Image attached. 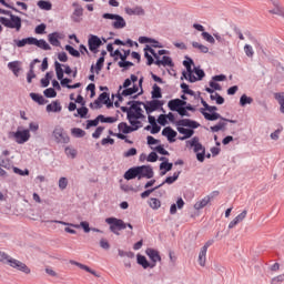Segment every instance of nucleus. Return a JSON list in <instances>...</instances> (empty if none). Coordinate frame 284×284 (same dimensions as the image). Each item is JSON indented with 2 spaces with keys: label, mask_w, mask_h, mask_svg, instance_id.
Returning a JSON list of instances; mask_svg holds the SVG:
<instances>
[{
  "label": "nucleus",
  "mask_w": 284,
  "mask_h": 284,
  "mask_svg": "<svg viewBox=\"0 0 284 284\" xmlns=\"http://www.w3.org/2000/svg\"><path fill=\"white\" fill-rule=\"evenodd\" d=\"M61 34L59 32H53L48 36V41L51 43V45H54L55 48H61Z\"/></svg>",
  "instance_id": "a878e982"
},
{
  "label": "nucleus",
  "mask_w": 284,
  "mask_h": 284,
  "mask_svg": "<svg viewBox=\"0 0 284 284\" xmlns=\"http://www.w3.org/2000/svg\"><path fill=\"white\" fill-rule=\"evenodd\" d=\"M9 139H14L16 143L23 145V143H28V141H30V130H21V126H19L16 132H9Z\"/></svg>",
  "instance_id": "39448f33"
},
{
  "label": "nucleus",
  "mask_w": 284,
  "mask_h": 284,
  "mask_svg": "<svg viewBox=\"0 0 284 284\" xmlns=\"http://www.w3.org/2000/svg\"><path fill=\"white\" fill-rule=\"evenodd\" d=\"M119 68H122V72L130 70V68L134 67V62L128 60H120L118 62Z\"/></svg>",
  "instance_id": "79ce46f5"
},
{
  "label": "nucleus",
  "mask_w": 284,
  "mask_h": 284,
  "mask_svg": "<svg viewBox=\"0 0 284 284\" xmlns=\"http://www.w3.org/2000/svg\"><path fill=\"white\" fill-rule=\"evenodd\" d=\"M13 43H16L17 48H26V45H34V37H28L22 40H13Z\"/></svg>",
  "instance_id": "5701e85b"
},
{
  "label": "nucleus",
  "mask_w": 284,
  "mask_h": 284,
  "mask_svg": "<svg viewBox=\"0 0 284 284\" xmlns=\"http://www.w3.org/2000/svg\"><path fill=\"white\" fill-rule=\"evenodd\" d=\"M54 68H55V74H57V79L58 81H62L64 78V71H63V64H61L59 61L54 62Z\"/></svg>",
  "instance_id": "e433bc0d"
},
{
  "label": "nucleus",
  "mask_w": 284,
  "mask_h": 284,
  "mask_svg": "<svg viewBox=\"0 0 284 284\" xmlns=\"http://www.w3.org/2000/svg\"><path fill=\"white\" fill-rule=\"evenodd\" d=\"M138 169V181L141 179H154V169L150 165H140Z\"/></svg>",
  "instance_id": "2eb2a0df"
},
{
  "label": "nucleus",
  "mask_w": 284,
  "mask_h": 284,
  "mask_svg": "<svg viewBox=\"0 0 284 284\" xmlns=\"http://www.w3.org/2000/svg\"><path fill=\"white\" fill-rule=\"evenodd\" d=\"M155 65H163L169 68H174V61L170 58V55H163L161 61H155Z\"/></svg>",
  "instance_id": "72a5a7b5"
},
{
  "label": "nucleus",
  "mask_w": 284,
  "mask_h": 284,
  "mask_svg": "<svg viewBox=\"0 0 284 284\" xmlns=\"http://www.w3.org/2000/svg\"><path fill=\"white\" fill-rule=\"evenodd\" d=\"M168 108L171 112H179V110H181L179 98L170 100L168 102Z\"/></svg>",
  "instance_id": "4c0bfd02"
},
{
  "label": "nucleus",
  "mask_w": 284,
  "mask_h": 284,
  "mask_svg": "<svg viewBox=\"0 0 284 284\" xmlns=\"http://www.w3.org/2000/svg\"><path fill=\"white\" fill-rule=\"evenodd\" d=\"M123 179H125V181H132L134 179H139V171L136 166H132L129 170H126L123 175Z\"/></svg>",
  "instance_id": "b1692460"
},
{
  "label": "nucleus",
  "mask_w": 284,
  "mask_h": 284,
  "mask_svg": "<svg viewBox=\"0 0 284 284\" xmlns=\"http://www.w3.org/2000/svg\"><path fill=\"white\" fill-rule=\"evenodd\" d=\"M149 205L150 207H152V210H159V207H161V200L156 197H151Z\"/></svg>",
  "instance_id": "4d7b16f0"
},
{
  "label": "nucleus",
  "mask_w": 284,
  "mask_h": 284,
  "mask_svg": "<svg viewBox=\"0 0 284 284\" xmlns=\"http://www.w3.org/2000/svg\"><path fill=\"white\" fill-rule=\"evenodd\" d=\"M174 164L172 162L160 163V176H165L168 172H172Z\"/></svg>",
  "instance_id": "7c9ffc66"
},
{
  "label": "nucleus",
  "mask_w": 284,
  "mask_h": 284,
  "mask_svg": "<svg viewBox=\"0 0 284 284\" xmlns=\"http://www.w3.org/2000/svg\"><path fill=\"white\" fill-rule=\"evenodd\" d=\"M211 101H215L217 105H223L225 103V98H223L221 94L215 93L210 95Z\"/></svg>",
  "instance_id": "3c124183"
},
{
  "label": "nucleus",
  "mask_w": 284,
  "mask_h": 284,
  "mask_svg": "<svg viewBox=\"0 0 284 284\" xmlns=\"http://www.w3.org/2000/svg\"><path fill=\"white\" fill-rule=\"evenodd\" d=\"M136 81H139V77L131 74L130 79L126 78L123 84L119 87V92H121L122 88L126 90L128 88H130V85H132V83H136Z\"/></svg>",
  "instance_id": "f704fd0d"
},
{
  "label": "nucleus",
  "mask_w": 284,
  "mask_h": 284,
  "mask_svg": "<svg viewBox=\"0 0 284 284\" xmlns=\"http://www.w3.org/2000/svg\"><path fill=\"white\" fill-rule=\"evenodd\" d=\"M72 6L75 9L71 16V19L74 23H81V16L83 14V7H81L79 2H73Z\"/></svg>",
  "instance_id": "6ab92c4d"
},
{
  "label": "nucleus",
  "mask_w": 284,
  "mask_h": 284,
  "mask_svg": "<svg viewBox=\"0 0 284 284\" xmlns=\"http://www.w3.org/2000/svg\"><path fill=\"white\" fill-rule=\"evenodd\" d=\"M77 112L78 113H74V116H80V119H88V112H90V110L88 106H81L77 109Z\"/></svg>",
  "instance_id": "a18cd8bd"
},
{
  "label": "nucleus",
  "mask_w": 284,
  "mask_h": 284,
  "mask_svg": "<svg viewBox=\"0 0 284 284\" xmlns=\"http://www.w3.org/2000/svg\"><path fill=\"white\" fill-rule=\"evenodd\" d=\"M163 105H165V101L153 99V100L146 101V103H144V110H145L146 114H152V112L163 110Z\"/></svg>",
  "instance_id": "9b49d317"
},
{
  "label": "nucleus",
  "mask_w": 284,
  "mask_h": 284,
  "mask_svg": "<svg viewBox=\"0 0 284 284\" xmlns=\"http://www.w3.org/2000/svg\"><path fill=\"white\" fill-rule=\"evenodd\" d=\"M162 136H165L169 143H175L176 136H179V133L174 129H172V126H165L162 130Z\"/></svg>",
  "instance_id": "f3484780"
},
{
  "label": "nucleus",
  "mask_w": 284,
  "mask_h": 284,
  "mask_svg": "<svg viewBox=\"0 0 284 284\" xmlns=\"http://www.w3.org/2000/svg\"><path fill=\"white\" fill-rule=\"evenodd\" d=\"M201 128V123H199L196 120L192 119H181L178 122V132L180 134H183L182 136H179V141H185L187 139H192L194 136V130Z\"/></svg>",
  "instance_id": "f257e3e1"
},
{
  "label": "nucleus",
  "mask_w": 284,
  "mask_h": 284,
  "mask_svg": "<svg viewBox=\"0 0 284 284\" xmlns=\"http://www.w3.org/2000/svg\"><path fill=\"white\" fill-rule=\"evenodd\" d=\"M119 132H122V134H132V132H136V128H132L131 125H128V122H121L118 124Z\"/></svg>",
  "instance_id": "393cba45"
},
{
  "label": "nucleus",
  "mask_w": 284,
  "mask_h": 284,
  "mask_svg": "<svg viewBox=\"0 0 284 284\" xmlns=\"http://www.w3.org/2000/svg\"><path fill=\"white\" fill-rule=\"evenodd\" d=\"M202 38L204 39V41H207V43H212V44L216 43V40L214 39V37H212V34H210V32L203 31Z\"/></svg>",
  "instance_id": "680f3d73"
},
{
  "label": "nucleus",
  "mask_w": 284,
  "mask_h": 284,
  "mask_svg": "<svg viewBox=\"0 0 284 284\" xmlns=\"http://www.w3.org/2000/svg\"><path fill=\"white\" fill-rule=\"evenodd\" d=\"M116 121H119V119L115 116H105L103 114H99L93 120H87L85 130H90V128H97L99 123H116Z\"/></svg>",
  "instance_id": "6e6552de"
},
{
  "label": "nucleus",
  "mask_w": 284,
  "mask_h": 284,
  "mask_svg": "<svg viewBox=\"0 0 284 284\" xmlns=\"http://www.w3.org/2000/svg\"><path fill=\"white\" fill-rule=\"evenodd\" d=\"M64 50H67V52H69V54H71V57H74L75 59H79L81 57V52L70 44H67L64 47Z\"/></svg>",
  "instance_id": "37998d69"
},
{
  "label": "nucleus",
  "mask_w": 284,
  "mask_h": 284,
  "mask_svg": "<svg viewBox=\"0 0 284 284\" xmlns=\"http://www.w3.org/2000/svg\"><path fill=\"white\" fill-rule=\"evenodd\" d=\"M182 64L186 69V74H190V79H194V71L192 69V65H194V60L189 55H185V60L182 62Z\"/></svg>",
  "instance_id": "aec40b11"
},
{
  "label": "nucleus",
  "mask_w": 284,
  "mask_h": 284,
  "mask_svg": "<svg viewBox=\"0 0 284 284\" xmlns=\"http://www.w3.org/2000/svg\"><path fill=\"white\" fill-rule=\"evenodd\" d=\"M88 45L90 52H92L93 54H99V48L103 45V40H101L99 36L90 34L88 39Z\"/></svg>",
  "instance_id": "ddd939ff"
},
{
  "label": "nucleus",
  "mask_w": 284,
  "mask_h": 284,
  "mask_svg": "<svg viewBox=\"0 0 284 284\" xmlns=\"http://www.w3.org/2000/svg\"><path fill=\"white\" fill-rule=\"evenodd\" d=\"M254 103V99L252 97H247V94H242L240 98L241 108H245V105H252Z\"/></svg>",
  "instance_id": "ea45409f"
},
{
  "label": "nucleus",
  "mask_w": 284,
  "mask_h": 284,
  "mask_svg": "<svg viewBox=\"0 0 284 284\" xmlns=\"http://www.w3.org/2000/svg\"><path fill=\"white\" fill-rule=\"evenodd\" d=\"M136 262H138V265H141V267H143V270H148L149 267L150 270H154V264H151L148 261V257H145L144 255L138 254Z\"/></svg>",
  "instance_id": "412c9836"
},
{
  "label": "nucleus",
  "mask_w": 284,
  "mask_h": 284,
  "mask_svg": "<svg viewBox=\"0 0 284 284\" xmlns=\"http://www.w3.org/2000/svg\"><path fill=\"white\" fill-rule=\"evenodd\" d=\"M190 148H193V151L196 154V159L200 163L205 161V146L199 141V136H193L190 141H186Z\"/></svg>",
  "instance_id": "20e7f679"
},
{
  "label": "nucleus",
  "mask_w": 284,
  "mask_h": 284,
  "mask_svg": "<svg viewBox=\"0 0 284 284\" xmlns=\"http://www.w3.org/2000/svg\"><path fill=\"white\" fill-rule=\"evenodd\" d=\"M154 152H158V154H161L162 156H170V151L165 150L163 144L155 146Z\"/></svg>",
  "instance_id": "6e6d98bb"
},
{
  "label": "nucleus",
  "mask_w": 284,
  "mask_h": 284,
  "mask_svg": "<svg viewBox=\"0 0 284 284\" xmlns=\"http://www.w3.org/2000/svg\"><path fill=\"white\" fill-rule=\"evenodd\" d=\"M12 170H13L14 174H19V176H30V170H28V169L21 170L17 166H12Z\"/></svg>",
  "instance_id": "13d9d810"
},
{
  "label": "nucleus",
  "mask_w": 284,
  "mask_h": 284,
  "mask_svg": "<svg viewBox=\"0 0 284 284\" xmlns=\"http://www.w3.org/2000/svg\"><path fill=\"white\" fill-rule=\"evenodd\" d=\"M48 26L45 23H40L36 27L34 32L36 34H45V29Z\"/></svg>",
  "instance_id": "69168bd1"
},
{
  "label": "nucleus",
  "mask_w": 284,
  "mask_h": 284,
  "mask_svg": "<svg viewBox=\"0 0 284 284\" xmlns=\"http://www.w3.org/2000/svg\"><path fill=\"white\" fill-rule=\"evenodd\" d=\"M161 187V185H158L152 189H146L145 191H143L140 196L141 199H148V196H150V194H152V192H156V190H159Z\"/></svg>",
  "instance_id": "052dcab7"
},
{
  "label": "nucleus",
  "mask_w": 284,
  "mask_h": 284,
  "mask_svg": "<svg viewBox=\"0 0 284 284\" xmlns=\"http://www.w3.org/2000/svg\"><path fill=\"white\" fill-rule=\"evenodd\" d=\"M71 134L75 136V139H83V136H85V131L80 128H73L71 129Z\"/></svg>",
  "instance_id": "09e8293b"
},
{
  "label": "nucleus",
  "mask_w": 284,
  "mask_h": 284,
  "mask_svg": "<svg viewBox=\"0 0 284 284\" xmlns=\"http://www.w3.org/2000/svg\"><path fill=\"white\" fill-rule=\"evenodd\" d=\"M126 119H128L130 125H131L132 128H135V132H136V130H139V126H136V125H134V124L136 123L138 120H141V118H136V115H133L132 113H129V114L126 115Z\"/></svg>",
  "instance_id": "864d4df0"
},
{
  "label": "nucleus",
  "mask_w": 284,
  "mask_h": 284,
  "mask_svg": "<svg viewBox=\"0 0 284 284\" xmlns=\"http://www.w3.org/2000/svg\"><path fill=\"white\" fill-rule=\"evenodd\" d=\"M184 79L189 81V83H196V81H203V79H205V71L201 69V67H194L193 78H190V73L182 71L181 80L183 81Z\"/></svg>",
  "instance_id": "0eeeda50"
},
{
  "label": "nucleus",
  "mask_w": 284,
  "mask_h": 284,
  "mask_svg": "<svg viewBox=\"0 0 284 284\" xmlns=\"http://www.w3.org/2000/svg\"><path fill=\"white\" fill-rule=\"evenodd\" d=\"M53 138L55 140V143H70V135H68V132H65L62 126L54 128Z\"/></svg>",
  "instance_id": "f8f14e48"
},
{
  "label": "nucleus",
  "mask_w": 284,
  "mask_h": 284,
  "mask_svg": "<svg viewBox=\"0 0 284 284\" xmlns=\"http://www.w3.org/2000/svg\"><path fill=\"white\" fill-rule=\"evenodd\" d=\"M44 223H59L60 225H68V226L75 227V229L82 227V230L85 234H89V232L91 231L90 222H88V221H82V222H80V224H70V223L59 221V220H51V221H44Z\"/></svg>",
  "instance_id": "4468645a"
},
{
  "label": "nucleus",
  "mask_w": 284,
  "mask_h": 284,
  "mask_svg": "<svg viewBox=\"0 0 284 284\" xmlns=\"http://www.w3.org/2000/svg\"><path fill=\"white\" fill-rule=\"evenodd\" d=\"M179 176H181V171L174 172L172 176H166L165 180L159 185H161V187H163L165 184L172 185L179 181Z\"/></svg>",
  "instance_id": "bb28decb"
},
{
  "label": "nucleus",
  "mask_w": 284,
  "mask_h": 284,
  "mask_svg": "<svg viewBox=\"0 0 284 284\" xmlns=\"http://www.w3.org/2000/svg\"><path fill=\"white\" fill-rule=\"evenodd\" d=\"M274 99H276L280 104V112L284 114V92L275 93Z\"/></svg>",
  "instance_id": "c03bdc74"
},
{
  "label": "nucleus",
  "mask_w": 284,
  "mask_h": 284,
  "mask_svg": "<svg viewBox=\"0 0 284 284\" xmlns=\"http://www.w3.org/2000/svg\"><path fill=\"white\" fill-rule=\"evenodd\" d=\"M102 19H109L113 21L111 26L112 28H114V30H123V28L128 26V23L125 22V19L122 16L116 13H103Z\"/></svg>",
  "instance_id": "423d86ee"
},
{
  "label": "nucleus",
  "mask_w": 284,
  "mask_h": 284,
  "mask_svg": "<svg viewBox=\"0 0 284 284\" xmlns=\"http://www.w3.org/2000/svg\"><path fill=\"white\" fill-rule=\"evenodd\" d=\"M10 267H13L14 270H18L19 272H23V274H30L31 270L26 265V263L11 258L9 260Z\"/></svg>",
  "instance_id": "dca6fc26"
},
{
  "label": "nucleus",
  "mask_w": 284,
  "mask_h": 284,
  "mask_svg": "<svg viewBox=\"0 0 284 284\" xmlns=\"http://www.w3.org/2000/svg\"><path fill=\"white\" fill-rule=\"evenodd\" d=\"M207 255L206 247H202L199 254V264L201 267H205V256Z\"/></svg>",
  "instance_id": "8fccbe9b"
},
{
  "label": "nucleus",
  "mask_w": 284,
  "mask_h": 284,
  "mask_svg": "<svg viewBox=\"0 0 284 284\" xmlns=\"http://www.w3.org/2000/svg\"><path fill=\"white\" fill-rule=\"evenodd\" d=\"M38 8H40V10H47L50 11L52 10V2L48 1V0H39L37 2Z\"/></svg>",
  "instance_id": "a19ab883"
},
{
  "label": "nucleus",
  "mask_w": 284,
  "mask_h": 284,
  "mask_svg": "<svg viewBox=\"0 0 284 284\" xmlns=\"http://www.w3.org/2000/svg\"><path fill=\"white\" fill-rule=\"evenodd\" d=\"M105 223L110 225V231L119 236L121 230H125V222L118 217H106Z\"/></svg>",
  "instance_id": "1a4fd4ad"
},
{
  "label": "nucleus",
  "mask_w": 284,
  "mask_h": 284,
  "mask_svg": "<svg viewBox=\"0 0 284 284\" xmlns=\"http://www.w3.org/2000/svg\"><path fill=\"white\" fill-rule=\"evenodd\" d=\"M8 68L11 70L14 77H19V72H21V61L9 62Z\"/></svg>",
  "instance_id": "2f4dec72"
},
{
  "label": "nucleus",
  "mask_w": 284,
  "mask_h": 284,
  "mask_svg": "<svg viewBox=\"0 0 284 284\" xmlns=\"http://www.w3.org/2000/svg\"><path fill=\"white\" fill-rule=\"evenodd\" d=\"M151 99L159 101V99H163V91L161 90V87L159 84H153L152 91H151Z\"/></svg>",
  "instance_id": "c85d7f7f"
},
{
  "label": "nucleus",
  "mask_w": 284,
  "mask_h": 284,
  "mask_svg": "<svg viewBox=\"0 0 284 284\" xmlns=\"http://www.w3.org/2000/svg\"><path fill=\"white\" fill-rule=\"evenodd\" d=\"M244 52L246 57H248V59H252V57H254V49L250 44L244 45Z\"/></svg>",
  "instance_id": "774afa93"
},
{
  "label": "nucleus",
  "mask_w": 284,
  "mask_h": 284,
  "mask_svg": "<svg viewBox=\"0 0 284 284\" xmlns=\"http://www.w3.org/2000/svg\"><path fill=\"white\" fill-rule=\"evenodd\" d=\"M0 14H6L10 17V19L6 17H0V23L4 26V28H10L11 30H16V32L21 31V17L12 14V11L4 10L0 8Z\"/></svg>",
  "instance_id": "f03ea898"
},
{
  "label": "nucleus",
  "mask_w": 284,
  "mask_h": 284,
  "mask_svg": "<svg viewBox=\"0 0 284 284\" xmlns=\"http://www.w3.org/2000/svg\"><path fill=\"white\" fill-rule=\"evenodd\" d=\"M43 94L47 99H55L57 90L54 88H48L43 91Z\"/></svg>",
  "instance_id": "5fc2aeb1"
},
{
  "label": "nucleus",
  "mask_w": 284,
  "mask_h": 284,
  "mask_svg": "<svg viewBox=\"0 0 284 284\" xmlns=\"http://www.w3.org/2000/svg\"><path fill=\"white\" fill-rule=\"evenodd\" d=\"M105 63V58H99L95 63V73L99 74L101 70H103V65Z\"/></svg>",
  "instance_id": "e2e57ef3"
},
{
  "label": "nucleus",
  "mask_w": 284,
  "mask_h": 284,
  "mask_svg": "<svg viewBox=\"0 0 284 284\" xmlns=\"http://www.w3.org/2000/svg\"><path fill=\"white\" fill-rule=\"evenodd\" d=\"M219 110V108L216 105H210L206 106V110L201 108L200 109V112L202 114V116H204V119L206 121H225L226 123H239V121L236 120H230V119H226V118H223L221 115V113L216 112Z\"/></svg>",
  "instance_id": "7ed1b4c3"
},
{
  "label": "nucleus",
  "mask_w": 284,
  "mask_h": 284,
  "mask_svg": "<svg viewBox=\"0 0 284 284\" xmlns=\"http://www.w3.org/2000/svg\"><path fill=\"white\" fill-rule=\"evenodd\" d=\"M145 254L146 256H149L151 265H154V267H156V263L161 262V254L159 253V251L154 248H146Z\"/></svg>",
  "instance_id": "a211bd4d"
},
{
  "label": "nucleus",
  "mask_w": 284,
  "mask_h": 284,
  "mask_svg": "<svg viewBox=\"0 0 284 284\" xmlns=\"http://www.w3.org/2000/svg\"><path fill=\"white\" fill-rule=\"evenodd\" d=\"M70 264H71V265H77V267H80V270H84V272H88L89 274H92L93 276H95V278H99V276H100V275L97 273V271L90 268V266L84 265V264H82V263H79V262H77V261H74V260H71V261H70Z\"/></svg>",
  "instance_id": "4be33fe9"
},
{
  "label": "nucleus",
  "mask_w": 284,
  "mask_h": 284,
  "mask_svg": "<svg viewBox=\"0 0 284 284\" xmlns=\"http://www.w3.org/2000/svg\"><path fill=\"white\" fill-rule=\"evenodd\" d=\"M64 153L67 154V156H70L71 159H77V154H79L77 149H72L70 146H67L64 149Z\"/></svg>",
  "instance_id": "bf43d9fd"
},
{
  "label": "nucleus",
  "mask_w": 284,
  "mask_h": 284,
  "mask_svg": "<svg viewBox=\"0 0 284 284\" xmlns=\"http://www.w3.org/2000/svg\"><path fill=\"white\" fill-rule=\"evenodd\" d=\"M126 105H131V112L129 114L136 116V119H145L143 109H141V105L144 106V102L132 100L126 102Z\"/></svg>",
  "instance_id": "9d476101"
},
{
  "label": "nucleus",
  "mask_w": 284,
  "mask_h": 284,
  "mask_svg": "<svg viewBox=\"0 0 284 284\" xmlns=\"http://www.w3.org/2000/svg\"><path fill=\"white\" fill-rule=\"evenodd\" d=\"M158 123L159 125H162L163 128H165V125L168 124V114H160L158 116Z\"/></svg>",
  "instance_id": "338daca9"
},
{
  "label": "nucleus",
  "mask_w": 284,
  "mask_h": 284,
  "mask_svg": "<svg viewBox=\"0 0 284 284\" xmlns=\"http://www.w3.org/2000/svg\"><path fill=\"white\" fill-rule=\"evenodd\" d=\"M192 48L200 50V52H202V54H207V52H210V48H207L204 44H201L196 41L192 42Z\"/></svg>",
  "instance_id": "de8ad7c7"
},
{
  "label": "nucleus",
  "mask_w": 284,
  "mask_h": 284,
  "mask_svg": "<svg viewBox=\"0 0 284 284\" xmlns=\"http://www.w3.org/2000/svg\"><path fill=\"white\" fill-rule=\"evenodd\" d=\"M146 161L149 163H156V161H159V154H156V151H152L148 156H146Z\"/></svg>",
  "instance_id": "0e129e2a"
},
{
  "label": "nucleus",
  "mask_w": 284,
  "mask_h": 284,
  "mask_svg": "<svg viewBox=\"0 0 284 284\" xmlns=\"http://www.w3.org/2000/svg\"><path fill=\"white\" fill-rule=\"evenodd\" d=\"M47 112H61L63 110V106H61V101L54 100L45 108Z\"/></svg>",
  "instance_id": "cd10ccee"
},
{
  "label": "nucleus",
  "mask_w": 284,
  "mask_h": 284,
  "mask_svg": "<svg viewBox=\"0 0 284 284\" xmlns=\"http://www.w3.org/2000/svg\"><path fill=\"white\" fill-rule=\"evenodd\" d=\"M207 203H210V197L205 196L201 201L196 202L194 204V207H195V210H203V207H205L207 205Z\"/></svg>",
  "instance_id": "603ef678"
},
{
  "label": "nucleus",
  "mask_w": 284,
  "mask_h": 284,
  "mask_svg": "<svg viewBox=\"0 0 284 284\" xmlns=\"http://www.w3.org/2000/svg\"><path fill=\"white\" fill-rule=\"evenodd\" d=\"M29 97L32 99V101H34V103H38V105H45V103H48V100H45V98H43V95L40 93L31 92Z\"/></svg>",
  "instance_id": "473e14b6"
},
{
  "label": "nucleus",
  "mask_w": 284,
  "mask_h": 284,
  "mask_svg": "<svg viewBox=\"0 0 284 284\" xmlns=\"http://www.w3.org/2000/svg\"><path fill=\"white\" fill-rule=\"evenodd\" d=\"M33 45H37V48H40V50H52V47H50V44L43 40V39H33Z\"/></svg>",
  "instance_id": "c9c22d12"
},
{
  "label": "nucleus",
  "mask_w": 284,
  "mask_h": 284,
  "mask_svg": "<svg viewBox=\"0 0 284 284\" xmlns=\"http://www.w3.org/2000/svg\"><path fill=\"white\" fill-rule=\"evenodd\" d=\"M227 125V123L224 122H219L217 124L213 125L210 128L211 132H225V126Z\"/></svg>",
  "instance_id": "49530a36"
},
{
  "label": "nucleus",
  "mask_w": 284,
  "mask_h": 284,
  "mask_svg": "<svg viewBox=\"0 0 284 284\" xmlns=\"http://www.w3.org/2000/svg\"><path fill=\"white\" fill-rule=\"evenodd\" d=\"M125 12L132 17V16H138V17H143L145 14V10H143V7H135V8H125Z\"/></svg>",
  "instance_id": "c756f323"
},
{
  "label": "nucleus",
  "mask_w": 284,
  "mask_h": 284,
  "mask_svg": "<svg viewBox=\"0 0 284 284\" xmlns=\"http://www.w3.org/2000/svg\"><path fill=\"white\" fill-rule=\"evenodd\" d=\"M139 92V85L133 84V87H128L122 91V97H132Z\"/></svg>",
  "instance_id": "58836bf2"
}]
</instances>
